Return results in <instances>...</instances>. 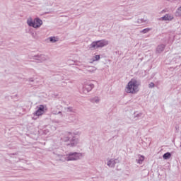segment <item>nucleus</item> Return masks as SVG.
Listing matches in <instances>:
<instances>
[{
    "label": "nucleus",
    "instance_id": "1",
    "mask_svg": "<svg viewBox=\"0 0 181 181\" xmlns=\"http://www.w3.org/2000/svg\"><path fill=\"white\" fill-rule=\"evenodd\" d=\"M61 139L63 141V142H67L69 141L70 143L67 144V146H71V148L77 146V144H78V139L74 136V134H73L71 132H66Z\"/></svg>",
    "mask_w": 181,
    "mask_h": 181
},
{
    "label": "nucleus",
    "instance_id": "2",
    "mask_svg": "<svg viewBox=\"0 0 181 181\" xmlns=\"http://www.w3.org/2000/svg\"><path fill=\"white\" fill-rule=\"evenodd\" d=\"M139 83L136 79H132L126 86V92L131 94H136L139 91Z\"/></svg>",
    "mask_w": 181,
    "mask_h": 181
},
{
    "label": "nucleus",
    "instance_id": "3",
    "mask_svg": "<svg viewBox=\"0 0 181 181\" xmlns=\"http://www.w3.org/2000/svg\"><path fill=\"white\" fill-rule=\"evenodd\" d=\"M83 156V153L77 152H71L66 156H62L61 160H66L67 162L70 160H78L80 158Z\"/></svg>",
    "mask_w": 181,
    "mask_h": 181
},
{
    "label": "nucleus",
    "instance_id": "4",
    "mask_svg": "<svg viewBox=\"0 0 181 181\" xmlns=\"http://www.w3.org/2000/svg\"><path fill=\"white\" fill-rule=\"evenodd\" d=\"M108 40H105L94 41L89 45V48H90L91 50H95V49H99V47H104L105 46H108Z\"/></svg>",
    "mask_w": 181,
    "mask_h": 181
},
{
    "label": "nucleus",
    "instance_id": "5",
    "mask_svg": "<svg viewBox=\"0 0 181 181\" xmlns=\"http://www.w3.org/2000/svg\"><path fill=\"white\" fill-rule=\"evenodd\" d=\"M27 23L28 26H30L31 28H34L35 29H37L38 28H40L41 25H43V21L42 19L39 18H36L33 20L32 18H29L27 20Z\"/></svg>",
    "mask_w": 181,
    "mask_h": 181
},
{
    "label": "nucleus",
    "instance_id": "6",
    "mask_svg": "<svg viewBox=\"0 0 181 181\" xmlns=\"http://www.w3.org/2000/svg\"><path fill=\"white\" fill-rule=\"evenodd\" d=\"M33 57V60H36L37 63H43V62H46V60H49V57L45 54H37Z\"/></svg>",
    "mask_w": 181,
    "mask_h": 181
},
{
    "label": "nucleus",
    "instance_id": "7",
    "mask_svg": "<svg viewBox=\"0 0 181 181\" xmlns=\"http://www.w3.org/2000/svg\"><path fill=\"white\" fill-rule=\"evenodd\" d=\"M94 88V84L91 83H88L85 84L83 87V94H87L88 93H90L91 90Z\"/></svg>",
    "mask_w": 181,
    "mask_h": 181
},
{
    "label": "nucleus",
    "instance_id": "8",
    "mask_svg": "<svg viewBox=\"0 0 181 181\" xmlns=\"http://www.w3.org/2000/svg\"><path fill=\"white\" fill-rule=\"evenodd\" d=\"M43 114H45V105H40L38 109L34 113V115H36V117H40V115H43Z\"/></svg>",
    "mask_w": 181,
    "mask_h": 181
},
{
    "label": "nucleus",
    "instance_id": "9",
    "mask_svg": "<svg viewBox=\"0 0 181 181\" xmlns=\"http://www.w3.org/2000/svg\"><path fill=\"white\" fill-rule=\"evenodd\" d=\"M173 15L172 14H165L160 18V21H173Z\"/></svg>",
    "mask_w": 181,
    "mask_h": 181
},
{
    "label": "nucleus",
    "instance_id": "10",
    "mask_svg": "<svg viewBox=\"0 0 181 181\" xmlns=\"http://www.w3.org/2000/svg\"><path fill=\"white\" fill-rule=\"evenodd\" d=\"M165 47H166V45H165L163 44L158 45L156 47V53H162L163 52V50H165Z\"/></svg>",
    "mask_w": 181,
    "mask_h": 181
},
{
    "label": "nucleus",
    "instance_id": "11",
    "mask_svg": "<svg viewBox=\"0 0 181 181\" xmlns=\"http://www.w3.org/2000/svg\"><path fill=\"white\" fill-rule=\"evenodd\" d=\"M117 161H118L117 159H110L107 162V166H109L110 168H114Z\"/></svg>",
    "mask_w": 181,
    "mask_h": 181
},
{
    "label": "nucleus",
    "instance_id": "12",
    "mask_svg": "<svg viewBox=\"0 0 181 181\" xmlns=\"http://www.w3.org/2000/svg\"><path fill=\"white\" fill-rule=\"evenodd\" d=\"M173 62H175L176 64H178V66H180L181 55H176L175 57L173 58Z\"/></svg>",
    "mask_w": 181,
    "mask_h": 181
},
{
    "label": "nucleus",
    "instance_id": "13",
    "mask_svg": "<svg viewBox=\"0 0 181 181\" xmlns=\"http://www.w3.org/2000/svg\"><path fill=\"white\" fill-rule=\"evenodd\" d=\"M172 156V153L167 152L163 155V159L168 160L170 159V157Z\"/></svg>",
    "mask_w": 181,
    "mask_h": 181
},
{
    "label": "nucleus",
    "instance_id": "14",
    "mask_svg": "<svg viewBox=\"0 0 181 181\" xmlns=\"http://www.w3.org/2000/svg\"><path fill=\"white\" fill-rule=\"evenodd\" d=\"M145 20L143 18H138L136 21H134V25H141V23H144Z\"/></svg>",
    "mask_w": 181,
    "mask_h": 181
},
{
    "label": "nucleus",
    "instance_id": "15",
    "mask_svg": "<svg viewBox=\"0 0 181 181\" xmlns=\"http://www.w3.org/2000/svg\"><path fill=\"white\" fill-rule=\"evenodd\" d=\"M86 70L89 73H94V71H95V70H97V68H95V66H88Z\"/></svg>",
    "mask_w": 181,
    "mask_h": 181
},
{
    "label": "nucleus",
    "instance_id": "16",
    "mask_svg": "<svg viewBox=\"0 0 181 181\" xmlns=\"http://www.w3.org/2000/svg\"><path fill=\"white\" fill-rule=\"evenodd\" d=\"M49 40L51 42V43H56V42L59 41V39H57L56 37H49Z\"/></svg>",
    "mask_w": 181,
    "mask_h": 181
},
{
    "label": "nucleus",
    "instance_id": "17",
    "mask_svg": "<svg viewBox=\"0 0 181 181\" xmlns=\"http://www.w3.org/2000/svg\"><path fill=\"white\" fill-rule=\"evenodd\" d=\"M91 103H96V104H98L100 103V98L98 97H95L90 99Z\"/></svg>",
    "mask_w": 181,
    "mask_h": 181
},
{
    "label": "nucleus",
    "instance_id": "18",
    "mask_svg": "<svg viewBox=\"0 0 181 181\" xmlns=\"http://www.w3.org/2000/svg\"><path fill=\"white\" fill-rule=\"evenodd\" d=\"M141 117H142V113H139V114H136L134 112V119L136 120L139 119V118H141Z\"/></svg>",
    "mask_w": 181,
    "mask_h": 181
},
{
    "label": "nucleus",
    "instance_id": "19",
    "mask_svg": "<svg viewBox=\"0 0 181 181\" xmlns=\"http://www.w3.org/2000/svg\"><path fill=\"white\" fill-rule=\"evenodd\" d=\"M145 160V157L144 156H141L138 160H136L137 163H139L140 165L144 162Z\"/></svg>",
    "mask_w": 181,
    "mask_h": 181
},
{
    "label": "nucleus",
    "instance_id": "20",
    "mask_svg": "<svg viewBox=\"0 0 181 181\" xmlns=\"http://www.w3.org/2000/svg\"><path fill=\"white\" fill-rule=\"evenodd\" d=\"M65 110L66 112H74V109H73V107H65Z\"/></svg>",
    "mask_w": 181,
    "mask_h": 181
},
{
    "label": "nucleus",
    "instance_id": "21",
    "mask_svg": "<svg viewBox=\"0 0 181 181\" xmlns=\"http://www.w3.org/2000/svg\"><path fill=\"white\" fill-rule=\"evenodd\" d=\"M175 16H181V6L177 9Z\"/></svg>",
    "mask_w": 181,
    "mask_h": 181
},
{
    "label": "nucleus",
    "instance_id": "22",
    "mask_svg": "<svg viewBox=\"0 0 181 181\" xmlns=\"http://www.w3.org/2000/svg\"><path fill=\"white\" fill-rule=\"evenodd\" d=\"M151 30V28H145L144 30H142L141 31H140L141 33H148V32H149Z\"/></svg>",
    "mask_w": 181,
    "mask_h": 181
},
{
    "label": "nucleus",
    "instance_id": "23",
    "mask_svg": "<svg viewBox=\"0 0 181 181\" xmlns=\"http://www.w3.org/2000/svg\"><path fill=\"white\" fill-rule=\"evenodd\" d=\"M52 114H53L54 115H57V114H60L61 115H62L63 114L62 113V112H58L56 110H52Z\"/></svg>",
    "mask_w": 181,
    "mask_h": 181
},
{
    "label": "nucleus",
    "instance_id": "24",
    "mask_svg": "<svg viewBox=\"0 0 181 181\" xmlns=\"http://www.w3.org/2000/svg\"><path fill=\"white\" fill-rule=\"evenodd\" d=\"M100 60V55H95V57H93V62H97Z\"/></svg>",
    "mask_w": 181,
    "mask_h": 181
},
{
    "label": "nucleus",
    "instance_id": "25",
    "mask_svg": "<svg viewBox=\"0 0 181 181\" xmlns=\"http://www.w3.org/2000/svg\"><path fill=\"white\" fill-rule=\"evenodd\" d=\"M153 87H155V83H153V82L150 83L149 88H153Z\"/></svg>",
    "mask_w": 181,
    "mask_h": 181
},
{
    "label": "nucleus",
    "instance_id": "26",
    "mask_svg": "<svg viewBox=\"0 0 181 181\" xmlns=\"http://www.w3.org/2000/svg\"><path fill=\"white\" fill-rule=\"evenodd\" d=\"M31 36H32L34 39H36V33H31Z\"/></svg>",
    "mask_w": 181,
    "mask_h": 181
},
{
    "label": "nucleus",
    "instance_id": "27",
    "mask_svg": "<svg viewBox=\"0 0 181 181\" xmlns=\"http://www.w3.org/2000/svg\"><path fill=\"white\" fill-rule=\"evenodd\" d=\"M28 81H30L31 83H33L35 81V80L33 79V78H30L28 79Z\"/></svg>",
    "mask_w": 181,
    "mask_h": 181
},
{
    "label": "nucleus",
    "instance_id": "28",
    "mask_svg": "<svg viewBox=\"0 0 181 181\" xmlns=\"http://www.w3.org/2000/svg\"><path fill=\"white\" fill-rule=\"evenodd\" d=\"M52 4H53V2L47 3V5H52Z\"/></svg>",
    "mask_w": 181,
    "mask_h": 181
},
{
    "label": "nucleus",
    "instance_id": "29",
    "mask_svg": "<svg viewBox=\"0 0 181 181\" xmlns=\"http://www.w3.org/2000/svg\"><path fill=\"white\" fill-rule=\"evenodd\" d=\"M11 155H18V153H11Z\"/></svg>",
    "mask_w": 181,
    "mask_h": 181
},
{
    "label": "nucleus",
    "instance_id": "30",
    "mask_svg": "<svg viewBox=\"0 0 181 181\" xmlns=\"http://www.w3.org/2000/svg\"><path fill=\"white\" fill-rule=\"evenodd\" d=\"M52 131H56V129H52Z\"/></svg>",
    "mask_w": 181,
    "mask_h": 181
}]
</instances>
